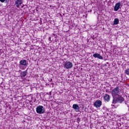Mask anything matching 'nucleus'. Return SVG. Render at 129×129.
I'll return each instance as SVG.
<instances>
[{
    "label": "nucleus",
    "mask_w": 129,
    "mask_h": 129,
    "mask_svg": "<svg viewBox=\"0 0 129 129\" xmlns=\"http://www.w3.org/2000/svg\"><path fill=\"white\" fill-rule=\"evenodd\" d=\"M23 4V0H16L15 1V6L17 8H20V6H21Z\"/></svg>",
    "instance_id": "1a4fd4ad"
},
{
    "label": "nucleus",
    "mask_w": 129,
    "mask_h": 129,
    "mask_svg": "<svg viewBox=\"0 0 129 129\" xmlns=\"http://www.w3.org/2000/svg\"><path fill=\"white\" fill-rule=\"evenodd\" d=\"M73 108L75 109L76 112H79V111H80V108L77 104H74L73 105Z\"/></svg>",
    "instance_id": "6e6552de"
},
{
    "label": "nucleus",
    "mask_w": 129,
    "mask_h": 129,
    "mask_svg": "<svg viewBox=\"0 0 129 129\" xmlns=\"http://www.w3.org/2000/svg\"><path fill=\"white\" fill-rule=\"evenodd\" d=\"M94 58H97V59H100V60H103V57L100 55L99 53H95L93 55Z\"/></svg>",
    "instance_id": "9d476101"
},
{
    "label": "nucleus",
    "mask_w": 129,
    "mask_h": 129,
    "mask_svg": "<svg viewBox=\"0 0 129 129\" xmlns=\"http://www.w3.org/2000/svg\"><path fill=\"white\" fill-rule=\"evenodd\" d=\"M27 76V72H21L20 73V77L23 78V77H26Z\"/></svg>",
    "instance_id": "f8f14e48"
},
{
    "label": "nucleus",
    "mask_w": 129,
    "mask_h": 129,
    "mask_svg": "<svg viewBox=\"0 0 129 129\" xmlns=\"http://www.w3.org/2000/svg\"><path fill=\"white\" fill-rule=\"evenodd\" d=\"M105 92H109V90H108V89H106V90H105Z\"/></svg>",
    "instance_id": "f3484780"
},
{
    "label": "nucleus",
    "mask_w": 129,
    "mask_h": 129,
    "mask_svg": "<svg viewBox=\"0 0 129 129\" xmlns=\"http://www.w3.org/2000/svg\"><path fill=\"white\" fill-rule=\"evenodd\" d=\"M24 72H26V74H28V69L25 71H24Z\"/></svg>",
    "instance_id": "a211bd4d"
},
{
    "label": "nucleus",
    "mask_w": 129,
    "mask_h": 129,
    "mask_svg": "<svg viewBox=\"0 0 129 129\" xmlns=\"http://www.w3.org/2000/svg\"><path fill=\"white\" fill-rule=\"evenodd\" d=\"M50 81H52V79L50 80Z\"/></svg>",
    "instance_id": "aec40b11"
},
{
    "label": "nucleus",
    "mask_w": 129,
    "mask_h": 129,
    "mask_svg": "<svg viewBox=\"0 0 129 129\" xmlns=\"http://www.w3.org/2000/svg\"><path fill=\"white\" fill-rule=\"evenodd\" d=\"M49 39H51V37L49 38Z\"/></svg>",
    "instance_id": "412c9836"
},
{
    "label": "nucleus",
    "mask_w": 129,
    "mask_h": 129,
    "mask_svg": "<svg viewBox=\"0 0 129 129\" xmlns=\"http://www.w3.org/2000/svg\"><path fill=\"white\" fill-rule=\"evenodd\" d=\"M124 73L126 75H129V69H127L126 70H125Z\"/></svg>",
    "instance_id": "2eb2a0df"
},
{
    "label": "nucleus",
    "mask_w": 129,
    "mask_h": 129,
    "mask_svg": "<svg viewBox=\"0 0 129 129\" xmlns=\"http://www.w3.org/2000/svg\"><path fill=\"white\" fill-rule=\"evenodd\" d=\"M125 104H127V101H125Z\"/></svg>",
    "instance_id": "6ab92c4d"
},
{
    "label": "nucleus",
    "mask_w": 129,
    "mask_h": 129,
    "mask_svg": "<svg viewBox=\"0 0 129 129\" xmlns=\"http://www.w3.org/2000/svg\"><path fill=\"white\" fill-rule=\"evenodd\" d=\"M102 105V102H101L100 100H96L94 103V106L96 107V108H98V107H100Z\"/></svg>",
    "instance_id": "423d86ee"
},
{
    "label": "nucleus",
    "mask_w": 129,
    "mask_h": 129,
    "mask_svg": "<svg viewBox=\"0 0 129 129\" xmlns=\"http://www.w3.org/2000/svg\"><path fill=\"white\" fill-rule=\"evenodd\" d=\"M36 111L37 113L38 114H44V113H46V110H45V108L44 106L41 105H39L36 108Z\"/></svg>",
    "instance_id": "7ed1b4c3"
},
{
    "label": "nucleus",
    "mask_w": 129,
    "mask_h": 129,
    "mask_svg": "<svg viewBox=\"0 0 129 129\" xmlns=\"http://www.w3.org/2000/svg\"><path fill=\"white\" fill-rule=\"evenodd\" d=\"M73 67V63L69 61H66L64 64V68L66 69H71Z\"/></svg>",
    "instance_id": "39448f33"
},
{
    "label": "nucleus",
    "mask_w": 129,
    "mask_h": 129,
    "mask_svg": "<svg viewBox=\"0 0 129 129\" xmlns=\"http://www.w3.org/2000/svg\"><path fill=\"white\" fill-rule=\"evenodd\" d=\"M118 23H119L118 18H115L113 21V25H118Z\"/></svg>",
    "instance_id": "ddd939ff"
},
{
    "label": "nucleus",
    "mask_w": 129,
    "mask_h": 129,
    "mask_svg": "<svg viewBox=\"0 0 129 129\" xmlns=\"http://www.w3.org/2000/svg\"><path fill=\"white\" fill-rule=\"evenodd\" d=\"M121 5V3L120 2H118L116 3L115 5V7H114V11L115 12H117L119 9H120V6Z\"/></svg>",
    "instance_id": "0eeeda50"
},
{
    "label": "nucleus",
    "mask_w": 129,
    "mask_h": 129,
    "mask_svg": "<svg viewBox=\"0 0 129 129\" xmlns=\"http://www.w3.org/2000/svg\"><path fill=\"white\" fill-rule=\"evenodd\" d=\"M80 120H81V119H80L79 117H78L77 119V122H78V123H79V122H80Z\"/></svg>",
    "instance_id": "dca6fc26"
},
{
    "label": "nucleus",
    "mask_w": 129,
    "mask_h": 129,
    "mask_svg": "<svg viewBox=\"0 0 129 129\" xmlns=\"http://www.w3.org/2000/svg\"><path fill=\"white\" fill-rule=\"evenodd\" d=\"M120 93H121V89H119V87L118 86L114 88L111 92L112 97H115V96L119 95Z\"/></svg>",
    "instance_id": "f03ea898"
},
{
    "label": "nucleus",
    "mask_w": 129,
    "mask_h": 129,
    "mask_svg": "<svg viewBox=\"0 0 129 129\" xmlns=\"http://www.w3.org/2000/svg\"><path fill=\"white\" fill-rule=\"evenodd\" d=\"M28 62L26 59H22L19 62V67L21 70H24L25 67L22 66L27 67V66H28Z\"/></svg>",
    "instance_id": "20e7f679"
},
{
    "label": "nucleus",
    "mask_w": 129,
    "mask_h": 129,
    "mask_svg": "<svg viewBox=\"0 0 129 129\" xmlns=\"http://www.w3.org/2000/svg\"><path fill=\"white\" fill-rule=\"evenodd\" d=\"M123 101H124V98H123L120 95H117L115 97H113V100L111 104L112 106H114V104H116V103H122Z\"/></svg>",
    "instance_id": "f257e3e1"
},
{
    "label": "nucleus",
    "mask_w": 129,
    "mask_h": 129,
    "mask_svg": "<svg viewBox=\"0 0 129 129\" xmlns=\"http://www.w3.org/2000/svg\"><path fill=\"white\" fill-rule=\"evenodd\" d=\"M0 2L1 3H5V4L8 5L10 2V0H0Z\"/></svg>",
    "instance_id": "4468645a"
},
{
    "label": "nucleus",
    "mask_w": 129,
    "mask_h": 129,
    "mask_svg": "<svg viewBox=\"0 0 129 129\" xmlns=\"http://www.w3.org/2000/svg\"><path fill=\"white\" fill-rule=\"evenodd\" d=\"M0 7H1V4H0Z\"/></svg>",
    "instance_id": "4be33fe9"
},
{
    "label": "nucleus",
    "mask_w": 129,
    "mask_h": 129,
    "mask_svg": "<svg viewBox=\"0 0 129 129\" xmlns=\"http://www.w3.org/2000/svg\"><path fill=\"white\" fill-rule=\"evenodd\" d=\"M104 100L105 101H107V102H109V100H110V96L108 94H105L104 96L103 97Z\"/></svg>",
    "instance_id": "9b49d317"
}]
</instances>
